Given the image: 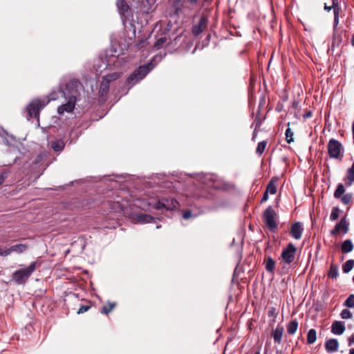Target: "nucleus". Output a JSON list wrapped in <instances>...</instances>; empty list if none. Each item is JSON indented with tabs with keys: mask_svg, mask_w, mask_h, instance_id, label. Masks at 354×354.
<instances>
[{
	"mask_svg": "<svg viewBox=\"0 0 354 354\" xmlns=\"http://www.w3.org/2000/svg\"><path fill=\"white\" fill-rule=\"evenodd\" d=\"M80 82L77 79L70 80L66 85L65 88H60L57 93L53 92L50 94L49 98L35 99L32 100L27 106L28 120L30 118H38L40 111L47 105L50 100H57L59 94H61L64 98L69 95H75L77 93V88Z\"/></svg>",
	"mask_w": 354,
	"mask_h": 354,
	"instance_id": "obj_1",
	"label": "nucleus"
},
{
	"mask_svg": "<svg viewBox=\"0 0 354 354\" xmlns=\"http://www.w3.org/2000/svg\"><path fill=\"white\" fill-rule=\"evenodd\" d=\"M37 267L38 264L36 261L31 262L28 266L15 271L11 276L10 281L16 285H25Z\"/></svg>",
	"mask_w": 354,
	"mask_h": 354,
	"instance_id": "obj_2",
	"label": "nucleus"
},
{
	"mask_svg": "<svg viewBox=\"0 0 354 354\" xmlns=\"http://www.w3.org/2000/svg\"><path fill=\"white\" fill-rule=\"evenodd\" d=\"M151 62L137 68L127 79V84L129 88L140 82L153 68Z\"/></svg>",
	"mask_w": 354,
	"mask_h": 354,
	"instance_id": "obj_3",
	"label": "nucleus"
},
{
	"mask_svg": "<svg viewBox=\"0 0 354 354\" xmlns=\"http://www.w3.org/2000/svg\"><path fill=\"white\" fill-rule=\"evenodd\" d=\"M327 150L330 158L342 160L344 157V149L342 144L334 138H331L327 145Z\"/></svg>",
	"mask_w": 354,
	"mask_h": 354,
	"instance_id": "obj_4",
	"label": "nucleus"
},
{
	"mask_svg": "<svg viewBox=\"0 0 354 354\" xmlns=\"http://www.w3.org/2000/svg\"><path fill=\"white\" fill-rule=\"evenodd\" d=\"M277 214L272 206L268 207L263 214V221L266 225L272 232L277 228Z\"/></svg>",
	"mask_w": 354,
	"mask_h": 354,
	"instance_id": "obj_5",
	"label": "nucleus"
},
{
	"mask_svg": "<svg viewBox=\"0 0 354 354\" xmlns=\"http://www.w3.org/2000/svg\"><path fill=\"white\" fill-rule=\"evenodd\" d=\"M296 252L295 245L292 243H289L283 248L280 259L283 263L290 265L295 261Z\"/></svg>",
	"mask_w": 354,
	"mask_h": 354,
	"instance_id": "obj_6",
	"label": "nucleus"
},
{
	"mask_svg": "<svg viewBox=\"0 0 354 354\" xmlns=\"http://www.w3.org/2000/svg\"><path fill=\"white\" fill-rule=\"evenodd\" d=\"M179 205L178 202L174 198H162L155 205L157 209L174 210Z\"/></svg>",
	"mask_w": 354,
	"mask_h": 354,
	"instance_id": "obj_7",
	"label": "nucleus"
},
{
	"mask_svg": "<svg viewBox=\"0 0 354 354\" xmlns=\"http://www.w3.org/2000/svg\"><path fill=\"white\" fill-rule=\"evenodd\" d=\"M345 192V188L342 184H339L334 192V197L335 198H340L342 203L348 205L351 203L353 198V195L351 193H347L343 195Z\"/></svg>",
	"mask_w": 354,
	"mask_h": 354,
	"instance_id": "obj_8",
	"label": "nucleus"
},
{
	"mask_svg": "<svg viewBox=\"0 0 354 354\" xmlns=\"http://www.w3.org/2000/svg\"><path fill=\"white\" fill-rule=\"evenodd\" d=\"M67 102L66 104H62L57 108V112L59 115L63 114L64 112L72 113L75 108L76 102V97L75 95H69L66 98Z\"/></svg>",
	"mask_w": 354,
	"mask_h": 354,
	"instance_id": "obj_9",
	"label": "nucleus"
},
{
	"mask_svg": "<svg viewBox=\"0 0 354 354\" xmlns=\"http://www.w3.org/2000/svg\"><path fill=\"white\" fill-rule=\"evenodd\" d=\"M201 183L207 187L218 189L220 186L216 176L213 174H206L200 177Z\"/></svg>",
	"mask_w": 354,
	"mask_h": 354,
	"instance_id": "obj_10",
	"label": "nucleus"
},
{
	"mask_svg": "<svg viewBox=\"0 0 354 354\" xmlns=\"http://www.w3.org/2000/svg\"><path fill=\"white\" fill-rule=\"evenodd\" d=\"M208 24V18L205 15H202L198 24H195L192 27V34L194 36H198L204 30L206 29Z\"/></svg>",
	"mask_w": 354,
	"mask_h": 354,
	"instance_id": "obj_11",
	"label": "nucleus"
},
{
	"mask_svg": "<svg viewBox=\"0 0 354 354\" xmlns=\"http://www.w3.org/2000/svg\"><path fill=\"white\" fill-rule=\"evenodd\" d=\"M349 230V223H348L346 218L343 217L340 221L336 224L334 229L331 230L330 234L333 236L339 234L341 232L344 234H346Z\"/></svg>",
	"mask_w": 354,
	"mask_h": 354,
	"instance_id": "obj_12",
	"label": "nucleus"
},
{
	"mask_svg": "<svg viewBox=\"0 0 354 354\" xmlns=\"http://www.w3.org/2000/svg\"><path fill=\"white\" fill-rule=\"evenodd\" d=\"M304 232V226L300 222H295L292 224L290 230V236L296 240L301 239Z\"/></svg>",
	"mask_w": 354,
	"mask_h": 354,
	"instance_id": "obj_13",
	"label": "nucleus"
},
{
	"mask_svg": "<svg viewBox=\"0 0 354 354\" xmlns=\"http://www.w3.org/2000/svg\"><path fill=\"white\" fill-rule=\"evenodd\" d=\"M109 85L110 83L107 80L102 78L99 90V97L100 100H106L107 94L109 91Z\"/></svg>",
	"mask_w": 354,
	"mask_h": 354,
	"instance_id": "obj_14",
	"label": "nucleus"
},
{
	"mask_svg": "<svg viewBox=\"0 0 354 354\" xmlns=\"http://www.w3.org/2000/svg\"><path fill=\"white\" fill-rule=\"evenodd\" d=\"M345 330V326L343 322L335 321L331 326V332L335 335H342Z\"/></svg>",
	"mask_w": 354,
	"mask_h": 354,
	"instance_id": "obj_15",
	"label": "nucleus"
},
{
	"mask_svg": "<svg viewBox=\"0 0 354 354\" xmlns=\"http://www.w3.org/2000/svg\"><path fill=\"white\" fill-rule=\"evenodd\" d=\"M283 327L277 326V328L272 332V337L273 338L275 343L280 344L283 334Z\"/></svg>",
	"mask_w": 354,
	"mask_h": 354,
	"instance_id": "obj_16",
	"label": "nucleus"
},
{
	"mask_svg": "<svg viewBox=\"0 0 354 354\" xmlns=\"http://www.w3.org/2000/svg\"><path fill=\"white\" fill-rule=\"evenodd\" d=\"M279 182V178L273 177L269 181L266 186V190L270 194H275L277 191V185Z\"/></svg>",
	"mask_w": 354,
	"mask_h": 354,
	"instance_id": "obj_17",
	"label": "nucleus"
},
{
	"mask_svg": "<svg viewBox=\"0 0 354 354\" xmlns=\"http://www.w3.org/2000/svg\"><path fill=\"white\" fill-rule=\"evenodd\" d=\"M346 186L350 187L354 182V162L351 167L347 170L346 177L344 178Z\"/></svg>",
	"mask_w": 354,
	"mask_h": 354,
	"instance_id": "obj_18",
	"label": "nucleus"
},
{
	"mask_svg": "<svg viewBox=\"0 0 354 354\" xmlns=\"http://www.w3.org/2000/svg\"><path fill=\"white\" fill-rule=\"evenodd\" d=\"M325 347L328 352L337 351L339 347V342L336 339H330L326 341Z\"/></svg>",
	"mask_w": 354,
	"mask_h": 354,
	"instance_id": "obj_19",
	"label": "nucleus"
},
{
	"mask_svg": "<svg viewBox=\"0 0 354 354\" xmlns=\"http://www.w3.org/2000/svg\"><path fill=\"white\" fill-rule=\"evenodd\" d=\"M116 5L120 15H127L129 8L124 0H117Z\"/></svg>",
	"mask_w": 354,
	"mask_h": 354,
	"instance_id": "obj_20",
	"label": "nucleus"
},
{
	"mask_svg": "<svg viewBox=\"0 0 354 354\" xmlns=\"http://www.w3.org/2000/svg\"><path fill=\"white\" fill-rule=\"evenodd\" d=\"M265 268L266 270L270 272L273 274L275 269V261L270 257H268L264 260Z\"/></svg>",
	"mask_w": 354,
	"mask_h": 354,
	"instance_id": "obj_21",
	"label": "nucleus"
},
{
	"mask_svg": "<svg viewBox=\"0 0 354 354\" xmlns=\"http://www.w3.org/2000/svg\"><path fill=\"white\" fill-rule=\"evenodd\" d=\"M26 249L27 246L26 245L17 244L7 249L8 255L10 254L12 252L22 253L26 251Z\"/></svg>",
	"mask_w": 354,
	"mask_h": 354,
	"instance_id": "obj_22",
	"label": "nucleus"
},
{
	"mask_svg": "<svg viewBox=\"0 0 354 354\" xmlns=\"http://www.w3.org/2000/svg\"><path fill=\"white\" fill-rule=\"evenodd\" d=\"M353 250V245L350 239H346L342 243L341 245V250L343 253L351 252Z\"/></svg>",
	"mask_w": 354,
	"mask_h": 354,
	"instance_id": "obj_23",
	"label": "nucleus"
},
{
	"mask_svg": "<svg viewBox=\"0 0 354 354\" xmlns=\"http://www.w3.org/2000/svg\"><path fill=\"white\" fill-rule=\"evenodd\" d=\"M298 322L296 319L292 320L287 326V331L290 335H294L298 328Z\"/></svg>",
	"mask_w": 354,
	"mask_h": 354,
	"instance_id": "obj_24",
	"label": "nucleus"
},
{
	"mask_svg": "<svg viewBox=\"0 0 354 354\" xmlns=\"http://www.w3.org/2000/svg\"><path fill=\"white\" fill-rule=\"evenodd\" d=\"M65 144L64 141L57 140L51 142L52 149L57 152L62 151L64 148Z\"/></svg>",
	"mask_w": 354,
	"mask_h": 354,
	"instance_id": "obj_25",
	"label": "nucleus"
},
{
	"mask_svg": "<svg viewBox=\"0 0 354 354\" xmlns=\"http://www.w3.org/2000/svg\"><path fill=\"white\" fill-rule=\"evenodd\" d=\"M137 218L138 221L141 223H152L154 219L153 216L145 214H140L138 215Z\"/></svg>",
	"mask_w": 354,
	"mask_h": 354,
	"instance_id": "obj_26",
	"label": "nucleus"
},
{
	"mask_svg": "<svg viewBox=\"0 0 354 354\" xmlns=\"http://www.w3.org/2000/svg\"><path fill=\"white\" fill-rule=\"evenodd\" d=\"M328 276L332 279H336L339 276L338 266L331 263Z\"/></svg>",
	"mask_w": 354,
	"mask_h": 354,
	"instance_id": "obj_27",
	"label": "nucleus"
},
{
	"mask_svg": "<svg viewBox=\"0 0 354 354\" xmlns=\"http://www.w3.org/2000/svg\"><path fill=\"white\" fill-rule=\"evenodd\" d=\"M317 339V332L315 329H310L307 335V343L313 344Z\"/></svg>",
	"mask_w": 354,
	"mask_h": 354,
	"instance_id": "obj_28",
	"label": "nucleus"
},
{
	"mask_svg": "<svg viewBox=\"0 0 354 354\" xmlns=\"http://www.w3.org/2000/svg\"><path fill=\"white\" fill-rule=\"evenodd\" d=\"M182 0H174L172 2V8L174 9L175 14H178L179 12L182 10Z\"/></svg>",
	"mask_w": 354,
	"mask_h": 354,
	"instance_id": "obj_29",
	"label": "nucleus"
},
{
	"mask_svg": "<svg viewBox=\"0 0 354 354\" xmlns=\"http://www.w3.org/2000/svg\"><path fill=\"white\" fill-rule=\"evenodd\" d=\"M353 265H354V260H353V259L348 260L342 266L343 272L344 273L349 272L352 270Z\"/></svg>",
	"mask_w": 354,
	"mask_h": 354,
	"instance_id": "obj_30",
	"label": "nucleus"
},
{
	"mask_svg": "<svg viewBox=\"0 0 354 354\" xmlns=\"http://www.w3.org/2000/svg\"><path fill=\"white\" fill-rule=\"evenodd\" d=\"M340 7H335L333 8V12H334V21H333V26L335 28L339 24V12H340Z\"/></svg>",
	"mask_w": 354,
	"mask_h": 354,
	"instance_id": "obj_31",
	"label": "nucleus"
},
{
	"mask_svg": "<svg viewBox=\"0 0 354 354\" xmlns=\"http://www.w3.org/2000/svg\"><path fill=\"white\" fill-rule=\"evenodd\" d=\"M120 77V73H113L109 75H106L104 76L102 78L107 80L109 83H111L112 81H114L117 79H118Z\"/></svg>",
	"mask_w": 354,
	"mask_h": 354,
	"instance_id": "obj_32",
	"label": "nucleus"
},
{
	"mask_svg": "<svg viewBox=\"0 0 354 354\" xmlns=\"http://www.w3.org/2000/svg\"><path fill=\"white\" fill-rule=\"evenodd\" d=\"M266 145H267V141H266V140L259 142L257 147L256 149L257 153H258L259 155H261L263 153V151H265Z\"/></svg>",
	"mask_w": 354,
	"mask_h": 354,
	"instance_id": "obj_33",
	"label": "nucleus"
},
{
	"mask_svg": "<svg viewBox=\"0 0 354 354\" xmlns=\"http://www.w3.org/2000/svg\"><path fill=\"white\" fill-rule=\"evenodd\" d=\"M339 209L338 207H333L331 210V213L330 215V219L331 221H335L337 220L339 216Z\"/></svg>",
	"mask_w": 354,
	"mask_h": 354,
	"instance_id": "obj_34",
	"label": "nucleus"
},
{
	"mask_svg": "<svg viewBox=\"0 0 354 354\" xmlns=\"http://www.w3.org/2000/svg\"><path fill=\"white\" fill-rule=\"evenodd\" d=\"M115 303H109L108 305L104 306L100 312L103 314L107 315L109 313H110L115 307Z\"/></svg>",
	"mask_w": 354,
	"mask_h": 354,
	"instance_id": "obj_35",
	"label": "nucleus"
},
{
	"mask_svg": "<svg viewBox=\"0 0 354 354\" xmlns=\"http://www.w3.org/2000/svg\"><path fill=\"white\" fill-rule=\"evenodd\" d=\"M198 214L194 212L193 210L187 209L183 212V217L185 219H189L191 218H195Z\"/></svg>",
	"mask_w": 354,
	"mask_h": 354,
	"instance_id": "obj_36",
	"label": "nucleus"
},
{
	"mask_svg": "<svg viewBox=\"0 0 354 354\" xmlns=\"http://www.w3.org/2000/svg\"><path fill=\"white\" fill-rule=\"evenodd\" d=\"M278 315V310L275 307H270L268 310V315L272 317V322H274Z\"/></svg>",
	"mask_w": 354,
	"mask_h": 354,
	"instance_id": "obj_37",
	"label": "nucleus"
},
{
	"mask_svg": "<svg viewBox=\"0 0 354 354\" xmlns=\"http://www.w3.org/2000/svg\"><path fill=\"white\" fill-rule=\"evenodd\" d=\"M285 135H286V140L288 143L290 144L294 141V138H293L294 133H293V131L290 128H288L286 130Z\"/></svg>",
	"mask_w": 354,
	"mask_h": 354,
	"instance_id": "obj_38",
	"label": "nucleus"
},
{
	"mask_svg": "<svg viewBox=\"0 0 354 354\" xmlns=\"http://www.w3.org/2000/svg\"><path fill=\"white\" fill-rule=\"evenodd\" d=\"M344 305L346 307L353 308L354 307V295H350L346 299Z\"/></svg>",
	"mask_w": 354,
	"mask_h": 354,
	"instance_id": "obj_39",
	"label": "nucleus"
},
{
	"mask_svg": "<svg viewBox=\"0 0 354 354\" xmlns=\"http://www.w3.org/2000/svg\"><path fill=\"white\" fill-rule=\"evenodd\" d=\"M10 173V171L8 169H4L2 171L0 174V185L4 183L5 180L8 177Z\"/></svg>",
	"mask_w": 354,
	"mask_h": 354,
	"instance_id": "obj_40",
	"label": "nucleus"
},
{
	"mask_svg": "<svg viewBox=\"0 0 354 354\" xmlns=\"http://www.w3.org/2000/svg\"><path fill=\"white\" fill-rule=\"evenodd\" d=\"M340 316L344 319H351L353 316L352 313L348 309H344L340 313Z\"/></svg>",
	"mask_w": 354,
	"mask_h": 354,
	"instance_id": "obj_41",
	"label": "nucleus"
},
{
	"mask_svg": "<svg viewBox=\"0 0 354 354\" xmlns=\"http://www.w3.org/2000/svg\"><path fill=\"white\" fill-rule=\"evenodd\" d=\"M167 41V38L165 37H160L159 38L156 44H155V47L157 48L158 49L162 47L163 44Z\"/></svg>",
	"mask_w": 354,
	"mask_h": 354,
	"instance_id": "obj_42",
	"label": "nucleus"
},
{
	"mask_svg": "<svg viewBox=\"0 0 354 354\" xmlns=\"http://www.w3.org/2000/svg\"><path fill=\"white\" fill-rule=\"evenodd\" d=\"M90 308L89 306H81L79 308L77 313L81 314L86 312Z\"/></svg>",
	"mask_w": 354,
	"mask_h": 354,
	"instance_id": "obj_43",
	"label": "nucleus"
},
{
	"mask_svg": "<svg viewBox=\"0 0 354 354\" xmlns=\"http://www.w3.org/2000/svg\"><path fill=\"white\" fill-rule=\"evenodd\" d=\"M312 116V111L310 110H306L305 113L303 115V118L304 120H306L308 118H310Z\"/></svg>",
	"mask_w": 354,
	"mask_h": 354,
	"instance_id": "obj_44",
	"label": "nucleus"
},
{
	"mask_svg": "<svg viewBox=\"0 0 354 354\" xmlns=\"http://www.w3.org/2000/svg\"><path fill=\"white\" fill-rule=\"evenodd\" d=\"M269 193L267 192V191L266 190L263 193V198L261 201V203H263V202H266L268 200V198H269V196H268Z\"/></svg>",
	"mask_w": 354,
	"mask_h": 354,
	"instance_id": "obj_45",
	"label": "nucleus"
},
{
	"mask_svg": "<svg viewBox=\"0 0 354 354\" xmlns=\"http://www.w3.org/2000/svg\"><path fill=\"white\" fill-rule=\"evenodd\" d=\"M199 0H187V2L189 3L192 7H196L198 3Z\"/></svg>",
	"mask_w": 354,
	"mask_h": 354,
	"instance_id": "obj_46",
	"label": "nucleus"
},
{
	"mask_svg": "<svg viewBox=\"0 0 354 354\" xmlns=\"http://www.w3.org/2000/svg\"><path fill=\"white\" fill-rule=\"evenodd\" d=\"M0 256H3V257L8 256L7 249L3 250L1 248H0Z\"/></svg>",
	"mask_w": 354,
	"mask_h": 354,
	"instance_id": "obj_47",
	"label": "nucleus"
},
{
	"mask_svg": "<svg viewBox=\"0 0 354 354\" xmlns=\"http://www.w3.org/2000/svg\"><path fill=\"white\" fill-rule=\"evenodd\" d=\"M299 102L298 101H293L292 103V106L294 109H298L299 107Z\"/></svg>",
	"mask_w": 354,
	"mask_h": 354,
	"instance_id": "obj_48",
	"label": "nucleus"
},
{
	"mask_svg": "<svg viewBox=\"0 0 354 354\" xmlns=\"http://www.w3.org/2000/svg\"><path fill=\"white\" fill-rule=\"evenodd\" d=\"M333 6H333V3L332 4V6H328L326 4H325V6H324V9H325L326 10H327L328 12H329V11H330V10H331V9H332V8L333 9Z\"/></svg>",
	"mask_w": 354,
	"mask_h": 354,
	"instance_id": "obj_49",
	"label": "nucleus"
},
{
	"mask_svg": "<svg viewBox=\"0 0 354 354\" xmlns=\"http://www.w3.org/2000/svg\"><path fill=\"white\" fill-rule=\"evenodd\" d=\"M353 344H354V336L352 335L351 337H349L348 339V345L349 346H351Z\"/></svg>",
	"mask_w": 354,
	"mask_h": 354,
	"instance_id": "obj_50",
	"label": "nucleus"
},
{
	"mask_svg": "<svg viewBox=\"0 0 354 354\" xmlns=\"http://www.w3.org/2000/svg\"><path fill=\"white\" fill-rule=\"evenodd\" d=\"M237 268H235L234 270V275H233V277H232V283H235L236 282V272H237Z\"/></svg>",
	"mask_w": 354,
	"mask_h": 354,
	"instance_id": "obj_51",
	"label": "nucleus"
},
{
	"mask_svg": "<svg viewBox=\"0 0 354 354\" xmlns=\"http://www.w3.org/2000/svg\"><path fill=\"white\" fill-rule=\"evenodd\" d=\"M332 2L333 3V8L335 7H340L339 5V2H338V0H332Z\"/></svg>",
	"mask_w": 354,
	"mask_h": 354,
	"instance_id": "obj_52",
	"label": "nucleus"
},
{
	"mask_svg": "<svg viewBox=\"0 0 354 354\" xmlns=\"http://www.w3.org/2000/svg\"><path fill=\"white\" fill-rule=\"evenodd\" d=\"M352 134H353V145H354V120L352 124Z\"/></svg>",
	"mask_w": 354,
	"mask_h": 354,
	"instance_id": "obj_53",
	"label": "nucleus"
},
{
	"mask_svg": "<svg viewBox=\"0 0 354 354\" xmlns=\"http://www.w3.org/2000/svg\"><path fill=\"white\" fill-rule=\"evenodd\" d=\"M349 354H354V348L350 349Z\"/></svg>",
	"mask_w": 354,
	"mask_h": 354,
	"instance_id": "obj_54",
	"label": "nucleus"
},
{
	"mask_svg": "<svg viewBox=\"0 0 354 354\" xmlns=\"http://www.w3.org/2000/svg\"><path fill=\"white\" fill-rule=\"evenodd\" d=\"M351 43H352V45L354 46V34H353V36L351 39Z\"/></svg>",
	"mask_w": 354,
	"mask_h": 354,
	"instance_id": "obj_55",
	"label": "nucleus"
},
{
	"mask_svg": "<svg viewBox=\"0 0 354 354\" xmlns=\"http://www.w3.org/2000/svg\"><path fill=\"white\" fill-rule=\"evenodd\" d=\"M241 245H243V237H242V238H241Z\"/></svg>",
	"mask_w": 354,
	"mask_h": 354,
	"instance_id": "obj_56",
	"label": "nucleus"
},
{
	"mask_svg": "<svg viewBox=\"0 0 354 354\" xmlns=\"http://www.w3.org/2000/svg\"><path fill=\"white\" fill-rule=\"evenodd\" d=\"M254 354H259V352H257V353H255Z\"/></svg>",
	"mask_w": 354,
	"mask_h": 354,
	"instance_id": "obj_57",
	"label": "nucleus"
},
{
	"mask_svg": "<svg viewBox=\"0 0 354 354\" xmlns=\"http://www.w3.org/2000/svg\"><path fill=\"white\" fill-rule=\"evenodd\" d=\"M353 282H354V276H353Z\"/></svg>",
	"mask_w": 354,
	"mask_h": 354,
	"instance_id": "obj_58",
	"label": "nucleus"
}]
</instances>
